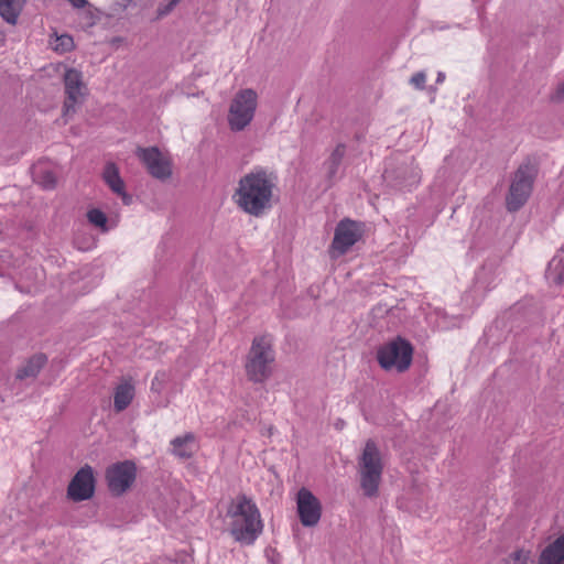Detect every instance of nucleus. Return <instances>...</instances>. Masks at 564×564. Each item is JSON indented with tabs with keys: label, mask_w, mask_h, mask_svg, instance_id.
Listing matches in <instances>:
<instances>
[{
	"label": "nucleus",
	"mask_w": 564,
	"mask_h": 564,
	"mask_svg": "<svg viewBox=\"0 0 564 564\" xmlns=\"http://www.w3.org/2000/svg\"><path fill=\"white\" fill-rule=\"evenodd\" d=\"M278 176L273 171L254 166L238 182L234 199L237 206L254 217L262 216L272 207L273 191Z\"/></svg>",
	"instance_id": "f257e3e1"
},
{
	"label": "nucleus",
	"mask_w": 564,
	"mask_h": 564,
	"mask_svg": "<svg viewBox=\"0 0 564 564\" xmlns=\"http://www.w3.org/2000/svg\"><path fill=\"white\" fill-rule=\"evenodd\" d=\"M227 516L232 519L229 533L240 545H253L263 532L261 513L254 501L247 495H238L230 505Z\"/></svg>",
	"instance_id": "f03ea898"
},
{
	"label": "nucleus",
	"mask_w": 564,
	"mask_h": 564,
	"mask_svg": "<svg viewBox=\"0 0 564 564\" xmlns=\"http://www.w3.org/2000/svg\"><path fill=\"white\" fill-rule=\"evenodd\" d=\"M383 462L377 443L369 438L358 458L360 488L368 498L376 497L383 474Z\"/></svg>",
	"instance_id": "7ed1b4c3"
},
{
	"label": "nucleus",
	"mask_w": 564,
	"mask_h": 564,
	"mask_svg": "<svg viewBox=\"0 0 564 564\" xmlns=\"http://www.w3.org/2000/svg\"><path fill=\"white\" fill-rule=\"evenodd\" d=\"M539 169L530 159L524 160L513 173L509 192L506 196V208L509 213L520 210L531 196Z\"/></svg>",
	"instance_id": "20e7f679"
},
{
	"label": "nucleus",
	"mask_w": 564,
	"mask_h": 564,
	"mask_svg": "<svg viewBox=\"0 0 564 564\" xmlns=\"http://www.w3.org/2000/svg\"><path fill=\"white\" fill-rule=\"evenodd\" d=\"M274 359L271 340L267 336L254 337L246 362L248 379L254 383L264 382L272 375Z\"/></svg>",
	"instance_id": "39448f33"
},
{
	"label": "nucleus",
	"mask_w": 564,
	"mask_h": 564,
	"mask_svg": "<svg viewBox=\"0 0 564 564\" xmlns=\"http://www.w3.org/2000/svg\"><path fill=\"white\" fill-rule=\"evenodd\" d=\"M413 352V345L399 335L378 348L377 361L386 371L395 369L402 373L412 365Z\"/></svg>",
	"instance_id": "423d86ee"
},
{
	"label": "nucleus",
	"mask_w": 564,
	"mask_h": 564,
	"mask_svg": "<svg viewBox=\"0 0 564 564\" xmlns=\"http://www.w3.org/2000/svg\"><path fill=\"white\" fill-rule=\"evenodd\" d=\"M257 93L251 88L239 90L231 100L228 111V124L231 131H242L250 124L257 109Z\"/></svg>",
	"instance_id": "0eeeda50"
},
{
	"label": "nucleus",
	"mask_w": 564,
	"mask_h": 564,
	"mask_svg": "<svg viewBox=\"0 0 564 564\" xmlns=\"http://www.w3.org/2000/svg\"><path fill=\"white\" fill-rule=\"evenodd\" d=\"M365 232V224L350 218H344L336 225L334 238L328 248L330 259L346 254L358 242Z\"/></svg>",
	"instance_id": "6e6552de"
},
{
	"label": "nucleus",
	"mask_w": 564,
	"mask_h": 564,
	"mask_svg": "<svg viewBox=\"0 0 564 564\" xmlns=\"http://www.w3.org/2000/svg\"><path fill=\"white\" fill-rule=\"evenodd\" d=\"M65 100L62 115L64 118L73 116L84 102L87 87L83 80V73L76 68H67L63 76Z\"/></svg>",
	"instance_id": "1a4fd4ad"
},
{
	"label": "nucleus",
	"mask_w": 564,
	"mask_h": 564,
	"mask_svg": "<svg viewBox=\"0 0 564 564\" xmlns=\"http://www.w3.org/2000/svg\"><path fill=\"white\" fill-rule=\"evenodd\" d=\"M384 182L397 189H410L420 182V173L412 166V162L390 159L386 163L382 174Z\"/></svg>",
	"instance_id": "9d476101"
},
{
	"label": "nucleus",
	"mask_w": 564,
	"mask_h": 564,
	"mask_svg": "<svg viewBox=\"0 0 564 564\" xmlns=\"http://www.w3.org/2000/svg\"><path fill=\"white\" fill-rule=\"evenodd\" d=\"M106 481L113 497L122 496L135 481L137 466L132 460L115 463L106 469Z\"/></svg>",
	"instance_id": "9b49d317"
},
{
	"label": "nucleus",
	"mask_w": 564,
	"mask_h": 564,
	"mask_svg": "<svg viewBox=\"0 0 564 564\" xmlns=\"http://www.w3.org/2000/svg\"><path fill=\"white\" fill-rule=\"evenodd\" d=\"M135 155L152 177L160 181H166L171 177V161L163 156L158 147H138L135 149Z\"/></svg>",
	"instance_id": "f8f14e48"
},
{
	"label": "nucleus",
	"mask_w": 564,
	"mask_h": 564,
	"mask_svg": "<svg viewBox=\"0 0 564 564\" xmlns=\"http://www.w3.org/2000/svg\"><path fill=\"white\" fill-rule=\"evenodd\" d=\"M95 491L96 478L94 469L90 465L86 464L70 479L67 486V497L75 502H80L93 498Z\"/></svg>",
	"instance_id": "ddd939ff"
},
{
	"label": "nucleus",
	"mask_w": 564,
	"mask_h": 564,
	"mask_svg": "<svg viewBox=\"0 0 564 564\" xmlns=\"http://www.w3.org/2000/svg\"><path fill=\"white\" fill-rule=\"evenodd\" d=\"M296 511L303 527H315L322 517V503L310 489L302 487L296 494Z\"/></svg>",
	"instance_id": "4468645a"
},
{
	"label": "nucleus",
	"mask_w": 564,
	"mask_h": 564,
	"mask_svg": "<svg viewBox=\"0 0 564 564\" xmlns=\"http://www.w3.org/2000/svg\"><path fill=\"white\" fill-rule=\"evenodd\" d=\"M539 564H564V533L547 544L540 553Z\"/></svg>",
	"instance_id": "2eb2a0df"
},
{
	"label": "nucleus",
	"mask_w": 564,
	"mask_h": 564,
	"mask_svg": "<svg viewBox=\"0 0 564 564\" xmlns=\"http://www.w3.org/2000/svg\"><path fill=\"white\" fill-rule=\"evenodd\" d=\"M346 149L345 143H338L323 163L326 171L325 177L330 184L338 178V171L346 155Z\"/></svg>",
	"instance_id": "dca6fc26"
},
{
	"label": "nucleus",
	"mask_w": 564,
	"mask_h": 564,
	"mask_svg": "<svg viewBox=\"0 0 564 564\" xmlns=\"http://www.w3.org/2000/svg\"><path fill=\"white\" fill-rule=\"evenodd\" d=\"M46 362V355L41 352L33 355L21 368L18 369L15 375L17 379L23 380L26 378H35Z\"/></svg>",
	"instance_id": "f3484780"
},
{
	"label": "nucleus",
	"mask_w": 564,
	"mask_h": 564,
	"mask_svg": "<svg viewBox=\"0 0 564 564\" xmlns=\"http://www.w3.org/2000/svg\"><path fill=\"white\" fill-rule=\"evenodd\" d=\"M26 0H0V17L9 24L15 25Z\"/></svg>",
	"instance_id": "a211bd4d"
},
{
	"label": "nucleus",
	"mask_w": 564,
	"mask_h": 564,
	"mask_svg": "<svg viewBox=\"0 0 564 564\" xmlns=\"http://www.w3.org/2000/svg\"><path fill=\"white\" fill-rule=\"evenodd\" d=\"M545 278L554 285L564 283V250H561L551 259L545 271Z\"/></svg>",
	"instance_id": "6ab92c4d"
},
{
	"label": "nucleus",
	"mask_w": 564,
	"mask_h": 564,
	"mask_svg": "<svg viewBox=\"0 0 564 564\" xmlns=\"http://www.w3.org/2000/svg\"><path fill=\"white\" fill-rule=\"evenodd\" d=\"M134 397V387L129 382L120 383L113 395V408L116 412H122L126 410Z\"/></svg>",
	"instance_id": "aec40b11"
},
{
	"label": "nucleus",
	"mask_w": 564,
	"mask_h": 564,
	"mask_svg": "<svg viewBox=\"0 0 564 564\" xmlns=\"http://www.w3.org/2000/svg\"><path fill=\"white\" fill-rule=\"evenodd\" d=\"M102 177L113 193L118 194L124 189V181L120 176L119 169L115 163L109 162L106 164Z\"/></svg>",
	"instance_id": "412c9836"
},
{
	"label": "nucleus",
	"mask_w": 564,
	"mask_h": 564,
	"mask_svg": "<svg viewBox=\"0 0 564 564\" xmlns=\"http://www.w3.org/2000/svg\"><path fill=\"white\" fill-rule=\"evenodd\" d=\"M195 441V435L193 433H186L183 436H177L171 441V445L173 446V454L180 458H191L193 456V452L188 451L186 445L188 443H193Z\"/></svg>",
	"instance_id": "4be33fe9"
},
{
	"label": "nucleus",
	"mask_w": 564,
	"mask_h": 564,
	"mask_svg": "<svg viewBox=\"0 0 564 564\" xmlns=\"http://www.w3.org/2000/svg\"><path fill=\"white\" fill-rule=\"evenodd\" d=\"M35 182L44 189H54L56 187V176L50 170H41L35 174Z\"/></svg>",
	"instance_id": "5701e85b"
},
{
	"label": "nucleus",
	"mask_w": 564,
	"mask_h": 564,
	"mask_svg": "<svg viewBox=\"0 0 564 564\" xmlns=\"http://www.w3.org/2000/svg\"><path fill=\"white\" fill-rule=\"evenodd\" d=\"M87 219L91 225L101 229L102 231L108 230V227H107L108 217L101 209H99V208L89 209L87 212Z\"/></svg>",
	"instance_id": "b1692460"
},
{
	"label": "nucleus",
	"mask_w": 564,
	"mask_h": 564,
	"mask_svg": "<svg viewBox=\"0 0 564 564\" xmlns=\"http://www.w3.org/2000/svg\"><path fill=\"white\" fill-rule=\"evenodd\" d=\"M530 551L518 549L509 556L501 560L499 564H529Z\"/></svg>",
	"instance_id": "393cba45"
},
{
	"label": "nucleus",
	"mask_w": 564,
	"mask_h": 564,
	"mask_svg": "<svg viewBox=\"0 0 564 564\" xmlns=\"http://www.w3.org/2000/svg\"><path fill=\"white\" fill-rule=\"evenodd\" d=\"M53 48L59 53L70 52L74 48V40L68 34H62L56 37Z\"/></svg>",
	"instance_id": "a878e982"
},
{
	"label": "nucleus",
	"mask_w": 564,
	"mask_h": 564,
	"mask_svg": "<svg viewBox=\"0 0 564 564\" xmlns=\"http://www.w3.org/2000/svg\"><path fill=\"white\" fill-rule=\"evenodd\" d=\"M425 80L426 75L424 72H417L410 78V83L417 89H424Z\"/></svg>",
	"instance_id": "bb28decb"
},
{
	"label": "nucleus",
	"mask_w": 564,
	"mask_h": 564,
	"mask_svg": "<svg viewBox=\"0 0 564 564\" xmlns=\"http://www.w3.org/2000/svg\"><path fill=\"white\" fill-rule=\"evenodd\" d=\"M177 4H172V1L169 0V2L164 6H160L158 8V15L164 17L167 15Z\"/></svg>",
	"instance_id": "cd10ccee"
},
{
	"label": "nucleus",
	"mask_w": 564,
	"mask_h": 564,
	"mask_svg": "<svg viewBox=\"0 0 564 564\" xmlns=\"http://www.w3.org/2000/svg\"><path fill=\"white\" fill-rule=\"evenodd\" d=\"M552 100H554V101H563L564 100V82L557 86L554 95L552 96Z\"/></svg>",
	"instance_id": "c85d7f7f"
},
{
	"label": "nucleus",
	"mask_w": 564,
	"mask_h": 564,
	"mask_svg": "<svg viewBox=\"0 0 564 564\" xmlns=\"http://www.w3.org/2000/svg\"><path fill=\"white\" fill-rule=\"evenodd\" d=\"M117 195H119L122 199V203L126 205V206H129L132 204L133 202V197L132 195L128 194L126 192V189H122L120 193H118Z\"/></svg>",
	"instance_id": "c756f323"
},
{
	"label": "nucleus",
	"mask_w": 564,
	"mask_h": 564,
	"mask_svg": "<svg viewBox=\"0 0 564 564\" xmlns=\"http://www.w3.org/2000/svg\"><path fill=\"white\" fill-rule=\"evenodd\" d=\"M73 8L82 9L88 6V0H66Z\"/></svg>",
	"instance_id": "7c9ffc66"
},
{
	"label": "nucleus",
	"mask_w": 564,
	"mask_h": 564,
	"mask_svg": "<svg viewBox=\"0 0 564 564\" xmlns=\"http://www.w3.org/2000/svg\"><path fill=\"white\" fill-rule=\"evenodd\" d=\"M134 0H117L116 4L126 10Z\"/></svg>",
	"instance_id": "2f4dec72"
},
{
	"label": "nucleus",
	"mask_w": 564,
	"mask_h": 564,
	"mask_svg": "<svg viewBox=\"0 0 564 564\" xmlns=\"http://www.w3.org/2000/svg\"><path fill=\"white\" fill-rule=\"evenodd\" d=\"M444 79H445V74L443 72H438L437 77H436V83L441 84L444 82Z\"/></svg>",
	"instance_id": "473e14b6"
},
{
	"label": "nucleus",
	"mask_w": 564,
	"mask_h": 564,
	"mask_svg": "<svg viewBox=\"0 0 564 564\" xmlns=\"http://www.w3.org/2000/svg\"><path fill=\"white\" fill-rule=\"evenodd\" d=\"M158 380V378H155L153 381H152V386H151V389L154 390L155 387H158V383H155V381Z\"/></svg>",
	"instance_id": "72a5a7b5"
},
{
	"label": "nucleus",
	"mask_w": 564,
	"mask_h": 564,
	"mask_svg": "<svg viewBox=\"0 0 564 564\" xmlns=\"http://www.w3.org/2000/svg\"><path fill=\"white\" fill-rule=\"evenodd\" d=\"M158 380V378H155L153 381H152V386H151V389L154 390L155 387H158V383H155V381Z\"/></svg>",
	"instance_id": "f704fd0d"
},
{
	"label": "nucleus",
	"mask_w": 564,
	"mask_h": 564,
	"mask_svg": "<svg viewBox=\"0 0 564 564\" xmlns=\"http://www.w3.org/2000/svg\"><path fill=\"white\" fill-rule=\"evenodd\" d=\"M3 37H4L3 32H0V41H2V40H3Z\"/></svg>",
	"instance_id": "c9c22d12"
},
{
	"label": "nucleus",
	"mask_w": 564,
	"mask_h": 564,
	"mask_svg": "<svg viewBox=\"0 0 564 564\" xmlns=\"http://www.w3.org/2000/svg\"><path fill=\"white\" fill-rule=\"evenodd\" d=\"M341 425H344V422L336 423V426H341Z\"/></svg>",
	"instance_id": "e433bc0d"
},
{
	"label": "nucleus",
	"mask_w": 564,
	"mask_h": 564,
	"mask_svg": "<svg viewBox=\"0 0 564 564\" xmlns=\"http://www.w3.org/2000/svg\"><path fill=\"white\" fill-rule=\"evenodd\" d=\"M341 425H344V422L336 423V426H341Z\"/></svg>",
	"instance_id": "4c0bfd02"
},
{
	"label": "nucleus",
	"mask_w": 564,
	"mask_h": 564,
	"mask_svg": "<svg viewBox=\"0 0 564 564\" xmlns=\"http://www.w3.org/2000/svg\"><path fill=\"white\" fill-rule=\"evenodd\" d=\"M341 425H344V422L336 423V426H341Z\"/></svg>",
	"instance_id": "58836bf2"
}]
</instances>
